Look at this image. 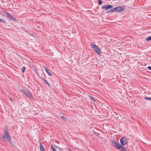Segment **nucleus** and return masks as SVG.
<instances>
[{"label":"nucleus","instance_id":"4468645a","mask_svg":"<svg viewBox=\"0 0 151 151\" xmlns=\"http://www.w3.org/2000/svg\"><path fill=\"white\" fill-rule=\"evenodd\" d=\"M46 72H47V74H48V75L50 76H52V74L51 73V72H50V70H47L46 71Z\"/></svg>","mask_w":151,"mask_h":151},{"label":"nucleus","instance_id":"c756f323","mask_svg":"<svg viewBox=\"0 0 151 151\" xmlns=\"http://www.w3.org/2000/svg\"><path fill=\"white\" fill-rule=\"evenodd\" d=\"M44 68H45V69L46 68L45 67V66H44Z\"/></svg>","mask_w":151,"mask_h":151},{"label":"nucleus","instance_id":"9d476101","mask_svg":"<svg viewBox=\"0 0 151 151\" xmlns=\"http://www.w3.org/2000/svg\"><path fill=\"white\" fill-rule=\"evenodd\" d=\"M121 151H126V150L125 149V147L124 146H122L120 145L119 146L118 148Z\"/></svg>","mask_w":151,"mask_h":151},{"label":"nucleus","instance_id":"7ed1b4c3","mask_svg":"<svg viewBox=\"0 0 151 151\" xmlns=\"http://www.w3.org/2000/svg\"><path fill=\"white\" fill-rule=\"evenodd\" d=\"M91 47L98 54H100L101 52V49L95 44L93 43L91 45Z\"/></svg>","mask_w":151,"mask_h":151},{"label":"nucleus","instance_id":"bb28decb","mask_svg":"<svg viewBox=\"0 0 151 151\" xmlns=\"http://www.w3.org/2000/svg\"><path fill=\"white\" fill-rule=\"evenodd\" d=\"M69 149V151H72V150H71V149H70V148H69V149Z\"/></svg>","mask_w":151,"mask_h":151},{"label":"nucleus","instance_id":"cd10ccee","mask_svg":"<svg viewBox=\"0 0 151 151\" xmlns=\"http://www.w3.org/2000/svg\"><path fill=\"white\" fill-rule=\"evenodd\" d=\"M45 70H46V71L47 70H48V69H47V68H46L45 69Z\"/></svg>","mask_w":151,"mask_h":151},{"label":"nucleus","instance_id":"4be33fe9","mask_svg":"<svg viewBox=\"0 0 151 151\" xmlns=\"http://www.w3.org/2000/svg\"><path fill=\"white\" fill-rule=\"evenodd\" d=\"M9 98L12 102H13L12 99L10 97H9Z\"/></svg>","mask_w":151,"mask_h":151},{"label":"nucleus","instance_id":"a878e982","mask_svg":"<svg viewBox=\"0 0 151 151\" xmlns=\"http://www.w3.org/2000/svg\"><path fill=\"white\" fill-rule=\"evenodd\" d=\"M53 151H56V149H55V148H53L52 150Z\"/></svg>","mask_w":151,"mask_h":151},{"label":"nucleus","instance_id":"f257e3e1","mask_svg":"<svg viewBox=\"0 0 151 151\" xmlns=\"http://www.w3.org/2000/svg\"><path fill=\"white\" fill-rule=\"evenodd\" d=\"M5 129L4 132L5 135L2 136L3 138H5L8 140H10L11 139V136L8 131V127L6 126H5Z\"/></svg>","mask_w":151,"mask_h":151},{"label":"nucleus","instance_id":"412c9836","mask_svg":"<svg viewBox=\"0 0 151 151\" xmlns=\"http://www.w3.org/2000/svg\"><path fill=\"white\" fill-rule=\"evenodd\" d=\"M89 97L91 98V99L92 100H93V101H95V100H94L93 99V97L92 96H89Z\"/></svg>","mask_w":151,"mask_h":151},{"label":"nucleus","instance_id":"393cba45","mask_svg":"<svg viewBox=\"0 0 151 151\" xmlns=\"http://www.w3.org/2000/svg\"><path fill=\"white\" fill-rule=\"evenodd\" d=\"M4 135H1L0 136V138L1 139H4V138H2V136H3Z\"/></svg>","mask_w":151,"mask_h":151},{"label":"nucleus","instance_id":"2eb2a0df","mask_svg":"<svg viewBox=\"0 0 151 151\" xmlns=\"http://www.w3.org/2000/svg\"><path fill=\"white\" fill-rule=\"evenodd\" d=\"M26 68L24 66H23L22 68V71L23 73H24L25 70Z\"/></svg>","mask_w":151,"mask_h":151},{"label":"nucleus","instance_id":"9b49d317","mask_svg":"<svg viewBox=\"0 0 151 151\" xmlns=\"http://www.w3.org/2000/svg\"><path fill=\"white\" fill-rule=\"evenodd\" d=\"M40 150L42 151H45L44 148L43 147V146L42 145L41 143H40Z\"/></svg>","mask_w":151,"mask_h":151},{"label":"nucleus","instance_id":"dca6fc26","mask_svg":"<svg viewBox=\"0 0 151 151\" xmlns=\"http://www.w3.org/2000/svg\"><path fill=\"white\" fill-rule=\"evenodd\" d=\"M61 117L62 119L65 122L67 120L66 119L64 116H61Z\"/></svg>","mask_w":151,"mask_h":151},{"label":"nucleus","instance_id":"6ab92c4d","mask_svg":"<svg viewBox=\"0 0 151 151\" xmlns=\"http://www.w3.org/2000/svg\"><path fill=\"white\" fill-rule=\"evenodd\" d=\"M102 1L101 0H99L98 1L99 4V5H101L102 4Z\"/></svg>","mask_w":151,"mask_h":151},{"label":"nucleus","instance_id":"1a4fd4ad","mask_svg":"<svg viewBox=\"0 0 151 151\" xmlns=\"http://www.w3.org/2000/svg\"><path fill=\"white\" fill-rule=\"evenodd\" d=\"M121 151H126V150L125 149V147L124 146H122L120 145L119 146L118 148Z\"/></svg>","mask_w":151,"mask_h":151},{"label":"nucleus","instance_id":"aec40b11","mask_svg":"<svg viewBox=\"0 0 151 151\" xmlns=\"http://www.w3.org/2000/svg\"><path fill=\"white\" fill-rule=\"evenodd\" d=\"M0 22H2L4 23H5L6 22V21L4 20H3L1 18H0Z\"/></svg>","mask_w":151,"mask_h":151},{"label":"nucleus","instance_id":"423d86ee","mask_svg":"<svg viewBox=\"0 0 151 151\" xmlns=\"http://www.w3.org/2000/svg\"><path fill=\"white\" fill-rule=\"evenodd\" d=\"M120 141L122 146H124L126 144V138L125 137H122L120 139Z\"/></svg>","mask_w":151,"mask_h":151},{"label":"nucleus","instance_id":"5701e85b","mask_svg":"<svg viewBox=\"0 0 151 151\" xmlns=\"http://www.w3.org/2000/svg\"><path fill=\"white\" fill-rule=\"evenodd\" d=\"M147 68L150 70H151V66H149L147 67Z\"/></svg>","mask_w":151,"mask_h":151},{"label":"nucleus","instance_id":"f03ea898","mask_svg":"<svg viewBox=\"0 0 151 151\" xmlns=\"http://www.w3.org/2000/svg\"><path fill=\"white\" fill-rule=\"evenodd\" d=\"M21 91L27 97H28L30 99L34 100V98L32 96L31 93L28 91L24 89L21 90Z\"/></svg>","mask_w":151,"mask_h":151},{"label":"nucleus","instance_id":"f3484780","mask_svg":"<svg viewBox=\"0 0 151 151\" xmlns=\"http://www.w3.org/2000/svg\"><path fill=\"white\" fill-rule=\"evenodd\" d=\"M146 40L147 41L151 40V36H149L147 37L146 39Z\"/></svg>","mask_w":151,"mask_h":151},{"label":"nucleus","instance_id":"b1692460","mask_svg":"<svg viewBox=\"0 0 151 151\" xmlns=\"http://www.w3.org/2000/svg\"><path fill=\"white\" fill-rule=\"evenodd\" d=\"M51 147L52 148V150H53V148H55V147H54L52 145H51Z\"/></svg>","mask_w":151,"mask_h":151},{"label":"nucleus","instance_id":"f8f14e48","mask_svg":"<svg viewBox=\"0 0 151 151\" xmlns=\"http://www.w3.org/2000/svg\"><path fill=\"white\" fill-rule=\"evenodd\" d=\"M42 80L44 81L45 83L49 87L50 86L48 82L45 80L44 78L42 79Z\"/></svg>","mask_w":151,"mask_h":151},{"label":"nucleus","instance_id":"0eeeda50","mask_svg":"<svg viewBox=\"0 0 151 151\" xmlns=\"http://www.w3.org/2000/svg\"><path fill=\"white\" fill-rule=\"evenodd\" d=\"M113 7V6L112 5L109 4L103 5L102 6V8L103 9H105L106 10L112 9Z\"/></svg>","mask_w":151,"mask_h":151},{"label":"nucleus","instance_id":"ddd939ff","mask_svg":"<svg viewBox=\"0 0 151 151\" xmlns=\"http://www.w3.org/2000/svg\"><path fill=\"white\" fill-rule=\"evenodd\" d=\"M115 12V9L114 8L113 9L110 10L109 11L107 12V13H108L109 12Z\"/></svg>","mask_w":151,"mask_h":151},{"label":"nucleus","instance_id":"c85d7f7f","mask_svg":"<svg viewBox=\"0 0 151 151\" xmlns=\"http://www.w3.org/2000/svg\"><path fill=\"white\" fill-rule=\"evenodd\" d=\"M35 71H36V73H37V74H38V72H37V71H36V70H35Z\"/></svg>","mask_w":151,"mask_h":151},{"label":"nucleus","instance_id":"a211bd4d","mask_svg":"<svg viewBox=\"0 0 151 151\" xmlns=\"http://www.w3.org/2000/svg\"><path fill=\"white\" fill-rule=\"evenodd\" d=\"M144 98L146 100H151V98L150 97H144Z\"/></svg>","mask_w":151,"mask_h":151},{"label":"nucleus","instance_id":"39448f33","mask_svg":"<svg viewBox=\"0 0 151 151\" xmlns=\"http://www.w3.org/2000/svg\"><path fill=\"white\" fill-rule=\"evenodd\" d=\"M111 145H112L115 148L118 149L120 144L119 142H116L114 141H111Z\"/></svg>","mask_w":151,"mask_h":151},{"label":"nucleus","instance_id":"20e7f679","mask_svg":"<svg viewBox=\"0 0 151 151\" xmlns=\"http://www.w3.org/2000/svg\"><path fill=\"white\" fill-rule=\"evenodd\" d=\"M115 12L118 13L121 12H123L125 9V8L124 6H117L114 8Z\"/></svg>","mask_w":151,"mask_h":151},{"label":"nucleus","instance_id":"6e6552de","mask_svg":"<svg viewBox=\"0 0 151 151\" xmlns=\"http://www.w3.org/2000/svg\"><path fill=\"white\" fill-rule=\"evenodd\" d=\"M7 15V17L10 19L14 21H16L17 20L16 19L14 18L11 14L8 13Z\"/></svg>","mask_w":151,"mask_h":151}]
</instances>
